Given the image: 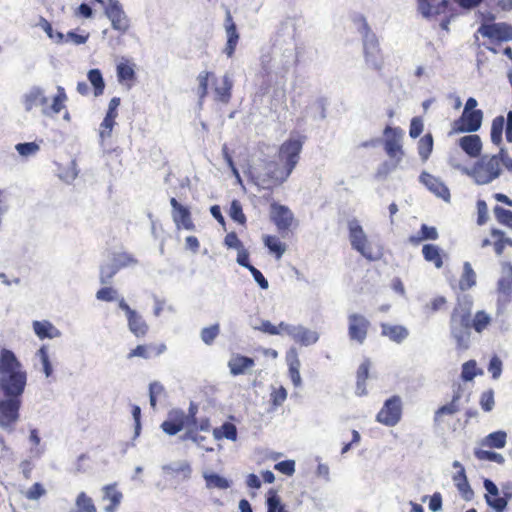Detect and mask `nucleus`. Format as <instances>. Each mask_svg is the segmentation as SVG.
I'll return each mask as SVG.
<instances>
[{"instance_id":"nucleus-1","label":"nucleus","mask_w":512,"mask_h":512,"mask_svg":"<svg viewBox=\"0 0 512 512\" xmlns=\"http://www.w3.org/2000/svg\"><path fill=\"white\" fill-rule=\"evenodd\" d=\"M27 384V373L13 351L0 350V427L12 429L19 420L22 394Z\"/></svg>"},{"instance_id":"nucleus-2","label":"nucleus","mask_w":512,"mask_h":512,"mask_svg":"<svg viewBox=\"0 0 512 512\" xmlns=\"http://www.w3.org/2000/svg\"><path fill=\"white\" fill-rule=\"evenodd\" d=\"M472 322V303L470 301L458 302L451 313L450 333L460 351L470 346Z\"/></svg>"},{"instance_id":"nucleus-3","label":"nucleus","mask_w":512,"mask_h":512,"mask_svg":"<svg viewBox=\"0 0 512 512\" xmlns=\"http://www.w3.org/2000/svg\"><path fill=\"white\" fill-rule=\"evenodd\" d=\"M48 97L40 87H33L23 96V105L26 111H31L36 107H41L42 113L46 116L59 114L65 107L67 95L63 87L57 88V94L53 97L51 105L48 104Z\"/></svg>"},{"instance_id":"nucleus-4","label":"nucleus","mask_w":512,"mask_h":512,"mask_svg":"<svg viewBox=\"0 0 512 512\" xmlns=\"http://www.w3.org/2000/svg\"><path fill=\"white\" fill-rule=\"evenodd\" d=\"M292 171H290L283 163L279 160L265 161L263 169L260 171H250L251 180L255 185L263 189L271 190L275 187L283 184Z\"/></svg>"},{"instance_id":"nucleus-5","label":"nucleus","mask_w":512,"mask_h":512,"mask_svg":"<svg viewBox=\"0 0 512 512\" xmlns=\"http://www.w3.org/2000/svg\"><path fill=\"white\" fill-rule=\"evenodd\" d=\"M213 80L215 101L228 104L232 97L233 82L230 77L226 74L222 77L221 82L218 83L213 72L202 71L197 76L198 97L200 101H203L209 94V81Z\"/></svg>"},{"instance_id":"nucleus-6","label":"nucleus","mask_w":512,"mask_h":512,"mask_svg":"<svg viewBox=\"0 0 512 512\" xmlns=\"http://www.w3.org/2000/svg\"><path fill=\"white\" fill-rule=\"evenodd\" d=\"M504 156H506V153L501 149L497 155L484 156L479 159L472 169V177L475 182L479 185H484L498 178L501 174Z\"/></svg>"},{"instance_id":"nucleus-7","label":"nucleus","mask_w":512,"mask_h":512,"mask_svg":"<svg viewBox=\"0 0 512 512\" xmlns=\"http://www.w3.org/2000/svg\"><path fill=\"white\" fill-rule=\"evenodd\" d=\"M348 229L350 243L354 250L359 252L369 261H376L382 257V252L380 250L376 252L373 251L362 226L357 220L350 221L348 224Z\"/></svg>"},{"instance_id":"nucleus-8","label":"nucleus","mask_w":512,"mask_h":512,"mask_svg":"<svg viewBox=\"0 0 512 512\" xmlns=\"http://www.w3.org/2000/svg\"><path fill=\"white\" fill-rule=\"evenodd\" d=\"M348 229L350 243L354 250L359 252L369 261H376L382 257V252L380 250L376 252L373 251L362 226L357 220L350 221L348 224Z\"/></svg>"},{"instance_id":"nucleus-9","label":"nucleus","mask_w":512,"mask_h":512,"mask_svg":"<svg viewBox=\"0 0 512 512\" xmlns=\"http://www.w3.org/2000/svg\"><path fill=\"white\" fill-rule=\"evenodd\" d=\"M304 140L301 137L289 138L284 141L278 150V160L290 171H293L300 159Z\"/></svg>"},{"instance_id":"nucleus-10","label":"nucleus","mask_w":512,"mask_h":512,"mask_svg":"<svg viewBox=\"0 0 512 512\" xmlns=\"http://www.w3.org/2000/svg\"><path fill=\"white\" fill-rule=\"evenodd\" d=\"M483 120V111L463 110L461 116L451 124L449 135L466 132H476L480 129Z\"/></svg>"},{"instance_id":"nucleus-11","label":"nucleus","mask_w":512,"mask_h":512,"mask_svg":"<svg viewBox=\"0 0 512 512\" xmlns=\"http://www.w3.org/2000/svg\"><path fill=\"white\" fill-rule=\"evenodd\" d=\"M402 416V401L400 396L394 395L384 402L383 407L376 415V420L385 426H395Z\"/></svg>"},{"instance_id":"nucleus-12","label":"nucleus","mask_w":512,"mask_h":512,"mask_svg":"<svg viewBox=\"0 0 512 512\" xmlns=\"http://www.w3.org/2000/svg\"><path fill=\"white\" fill-rule=\"evenodd\" d=\"M348 320V337L350 341L362 345L369 333L370 321L360 313H351Z\"/></svg>"},{"instance_id":"nucleus-13","label":"nucleus","mask_w":512,"mask_h":512,"mask_svg":"<svg viewBox=\"0 0 512 512\" xmlns=\"http://www.w3.org/2000/svg\"><path fill=\"white\" fill-rule=\"evenodd\" d=\"M118 307L126 314L130 332L137 338L145 337L149 332V325L144 318L136 310L132 309L124 298H120Z\"/></svg>"},{"instance_id":"nucleus-14","label":"nucleus","mask_w":512,"mask_h":512,"mask_svg":"<svg viewBox=\"0 0 512 512\" xmlns=\"http://www.w3.org/2000/svg\"><path fill=\"white\" fill-rule=\"evenodd\" d=\"M105 15L111 21L112 28L121 34H125L130 28V20L125 14L118 0H108L105 7Z\"/></svg>"},{"instance_id":"nucleus-15","label":"nucleus","mask_w":512,"mask_h":512,"mask_svg":"<svg viewBox=\"0 0 512 512\" xmlns=\"http://www.w3.org/2000/svg\"><path fill=\"white\" fill-rule=\"evenodd\" d=\"M505 127V137L509 143H512V111L507 113L506 125L505 118L502 115L492 120L490 138L493 144L500 146L503 142V130Z\"/></svg>"},{"instance_id":"nucleus-16","label":"nucleus","mask_w":512,"mask_h":512,"mask_svg":"<svg viewBox=\"0 0 512 512\" xmlns=\"http://www.w3.org/2000/svg\"><path fill=\"white\" fill-rule=\"evenodd\" d=\"M478 32L483 37L489 38L492 41L503 42L512 40V26L504 22L484 23L479 27Z\"/></svg>"},{"instance_id":"nucleus-17","label":"nucleus","mask_w":512,"mask_h":512,"mask_svg":"<svg viewBox=\"0 0 512 512\" xmlns=\"http://www.w3.org/2000/svg\"><path fill=\"white\" fill-rule=\"evenodd\" d=\"M270 212L271 221L277 227L278 232L280 234L287 232L290 229L294 219L290 209L277 202H273L270 205Z\"/></svg>"},{"instance_id":"nucleus-18","label":"nucleus","mask_w":512,"mask_h":512,"mask_svg":"<svg viewBox=\"0 0 512 512\" xmlns=\"http://www.w3.org/2000/svg\"><path fill=\"white\" fill-rule=\"evenodd\" d=\"M119 105V97H113L108 104L106 115L99 126V137L102 141H105L112 135L113 128L116 125Z\"/></svg>"},{"instance_id":"nucleus-19","label":"nucleus","mask_w":512,"mask_h":512,"mask_svg":"<svg viewBox=\"0 0 512 512\" xmlns=\"http://www.w3.org/2000/svg\"><path fill=\"white\" fill-rule=\"evenodd\" d=\"M401 130L399 128H392L387 126L384 130L386 137L384 142V149L390 158H395L397 163L403 156L402 145L400 143Z\"/></svg>"},{"instance_id":"nucleus-20","label":"nucleus","mask_w":512,"mask_h":512,"mask_svg":"<svg viewBox=\"0 0 512 512\" xmlns=\"http://www.w3.org/2000/svg\"><path fill=\"white\" fill-rule=\"evenodd\" d=\"M189 418L183 410L173 409L168 413V417L162 422L161 428L168 435H176L183 428L188 426Z\"/></svg>"},{"instance_id":"nucleus-21","label":"nucleus","mask_w":512,"mask_h":512,"mask_svg":"<svg viewBox=\"0 0 512 512\" xmlns=\"http://www.w3.org/2000/svg\"><path fill=\"white\" fill-rule=\"evenodd\" d=\"M170 204L172 206V218L177 228L194 230L195 224L192 220L189 208L180 204L174 197L170 199Z\"/></svg>"},{"instance_id":"nucleus-22","label":"nucleus","mask_w":512,"mask_h":512,"mask_svg":"<svg viewBox=\"0 0 512 512\" xmlns=\"http://www.w3.org/2000/svg\"><path fill=\"white\" fill-rule=\"evenodd\" d=\"M419 179L420 182L437 197L443 199L446 202L450 200V191L440 178L435 177L426 171H423L420 174Z\"/></svg>"},{"instance_id":"nucleus-23","label":"nucleus","mask_w":512,"mask_h":512,"mask_svg":"<svg viewBox=\"0 0 512 512\" xmlns=\"http://www.w3.org/2000/svg\"><path fill=\"white\" fill-rule=\"evenodd\" d=\"M484 487L487 491V494L485 495L486 503L496 512H503L507 507L510 495L505 494V496L499 497L498 487L489 479L484 480Z\"/></svg>"},{"instance_id":"nucleus-24","label":"nucleus","mask_w":512,"mask_h":512,"mask_svg":"<svg viewBox=\"0 0 512 512\" xmlns=\"http://www.w3.org/2000/svg\"><path fill=\"white\" fill-rule=\"evenodd\" d=\"M224 27L227 34V42L224 48V53L227 55V57L231 58L235 53L240 35L237 31V26L229 10H227L225 15Z\"/></svg>"},{"instance_id":"nucleus-25","label":"nucleus","mask_w":512,"mask_h":512,"mask_svg":"<svg viewBox=\"0 0 512 512\" xmlns=\"http://www.w3.org/2000/svg\"><path fill=\"white\" fill-rule=\"evenodd\" d=\"M166 345L164 343H149V344H140L137 345L134 349H131L127 354L128 359H132L134 357H140L144 359H149L151 357H157L163 354L166 351Z\"/></svg>"},{"instance_id":"nucleus-26","label":"nucleus","mask_w":512,"mask_h":512,"mask_svg":"<svg viewBox=\"0 0 512 512\" xmlns=\"http://www.w3.org/2000/svg\"><path fill=\"white\" fill-rule=\"evenodd\" d=\"M453 466L455 468H458L459 470L453 475V481L455 486L457 487L461 497L466 500L470 501L472 500L474 496V492L468 482L465 469L462 466V464L458 461H455L453 463Z\"/></svg>"},{"instance_id":"nucleus-27","label":"nucleus","mask_w":512,"mask_h":512,"mask_svg":"<svg viewBox=\"0 0 512 512\" xmlns=\"http://www.w3.org/2000/svg\"><path fill=\"white\" fill-rule=\"evenodd\" d=\"M228 368L233 376L243 375L255 365L253 358L241 354H235L228 361Z\"/></svg>"},{"instance_id":"nucleus-28","label":"nucleus","mask_w":512,"mask_h":512,"mask_svg":"<svg viewBox=\"0 0 512 512\" xmlns=\"http://www.w3.org/2000/svg\"><path fill=\"white\" fill-rule=\"evenodd\" d=\"M381 335L387 337L397 344L402 343L408 336L409 330L403 325H393L389 323H381Z\"/></svg>"},{"instance_id":"nucleus-29","label":"nucleus","mask_w":512,"mask_h":512,"mask_svg":"<svg viewBox=\"0 0 512 512\" xmlns=\"http://www.w3.org/2000/svg\"><path fill=\"white\" fill-rule=\"evenodd\" d=\"M459 399H460V396L458 394H456L452 397V400L449 403L439 407L435 411L434 424L436 426H439V427L442 426L445 423L446 416H452L459 411V409H460L459 404H458Z\"/></svg>"},{"instance_id":"nucleus-30","label":"nucleus","mask_w":512,"mask_h":512,"mask_svg":"<svg viewBox=\"0 0 512 512\" xmlns=\"http://www.w3.org/2000/svg\"><path fill=\"white\" fill-rule=\"evenodd\" d=\"M370 367L371 361L369 359H365L357 369L355 393L359 397L367 394L366 381L369 377Z\"/></svg>"},{"instance_id":"nucleus-31","label":"nucleus","mask_w":512,"mask_h":512,"mask_svg":"<svg viewBox=\"0 0 512 512\" xmlns=\"http://www.w3.org/2000/svg\"><path fill=\"white\" fill-rule=\"evenodd\" d=\"M364 53L367 66L376 71H380L383 66V56L378 44L371 43L370 45H366Z\"/></svg>"},{"instance_id":"nucleus-32","label":"nucleus","mask_w":512,"mask_h":512,"mask_svg":"<svg viewBox=\"0 0 512 512\" xmlns=\"http://www.w3.org/2000/svg\"><path fill=\"white\" fill-rule=\"evenodd\" d=\"M459 146L470 157H477L482 149L481 139L476 134L461 137Z\"/></svg>"},{"instance_id":"nucleus-33","label":"nucleus","mask_w":512,"mask_h":512,"mask_svg":"<svg viewBox=\"0 0 512 512\" xmlns=\"http://www.w3.org/2000/svg\"><path fill=\"white\" fill-rule=\"evenodd\" d=\"M422 255L425 261L433 263L437 269L442 268L444 262V253L442 249L435 244H425L422 247Z\"/></svg>"},{"instance_id":"nucleus-34","label":"nucleus","mask_w":512,"mask_h":512,"mask_svg":"<svg viewBox=\"0 0 512 512\" xmlns=\"http://www.w3.org/2000/svg\"><path fill=\"white\" fill-rule=\"evenodd\" d=\"M104 500L110 503L106 506V512H115L122 500V493L117 489L116 484H109L103 487Z\"/></svg>"},{"instance_id":"nucleus-35","label":"nucleus","mask_w":512,"mask_h":512,"mask_svg":"<svg viewBox=\"0 0 512 512\" xmlns=\"http://www.w3.org/2000/svg\"><path fill=\"white\" fill-rule=\"evenodd\" d=\"M490 235L496 255L501 256L507 246L512 247V238L507 237L504 231L498 228H492Z\"/></svg>"},{"instance_id":"nucleus-36","label":"nucleus","mask_w":512,"mask_h":512,"mask_svg":"<svg viewBox=\"0 0 512 512\" xmlns=\"http://www.w3.org/2000/svg\"><path fill=\"white\" fill-rule=\"evenodd\" d=\"M507 443V433L503 430L492 432L481 440V446L490 449H502Z\"/></svg>"},{"instance_id":"nucleus-37","label":"nucleus","mask_w":512,"mask_h":512,"mask_svg":"<svg viewBox=\"0 0 512 512\" xmlns=\"http://www.w3.org/2000/svg\"><path fill=\"white\" fill-rule=\"evenodd\" d=\"M421 13L426 16L439 14L448 5V0H418Z\"/></svg>"},{"instance_id":"nucleus-38","label":"nucleus","mask_w":512,"mask_h":512,"mask_svg":"<svg viewBox=\"0 0 512 512\" xmlns=\"http://www.w3.org/2000/svg\"><path fill=\"white\" fill-rule=\"evenodd\" d=\"M33 329H34V332L35 334L40 338V339H45V338H55V337H58L60 335V332L59 330L54 327L49 321H34L33 322Z\"/></svg>"},{"instance_id":"nucleus-39","label":"nucleus","mask_w":512,"mask_h":512,"mask_svg":"<svg viewBox=\"0 0 512 512\" xmlns=\"http://www.w3.org/2000/svg\"><path fill=\"white\" fill-rule=\"evenodd\" d=\"M438 237V231L434 226L422 224L417 235H411L409 237V242L413 245H418L424 240H436Z\"/></svg>"},{"instance_id":"nucleus-40","label":"nucleus","mask_w":512,"mask_h":512,"mask_svg":"<svg viewBox=\"0 0 512 512\" xmlns=\"http://www.w3.org/2000/svg\"><path fill=\"white\" fill-rule=\"evenodd\" d=\"M476 284V273L469 262H464L458 285L461 291H467Z\"/></svg>"},{"instance_id":"nucleus-41","label":"nucleus","mask_w":512,"mask_h":512,"mask_svg":"<svg viewBox=\"0 0 512 512\" xmlns=\"http://www.w3.org/2000/svg\"><path fill=\"white\" fill-rule=\"evenodd\" d=\"M502 271L506 276H503L498 281V291L503 295L512 294V264L505 262L502 264Z\"/></svg>"},{"instance_id":"nucleus-42","label":"nucleus","mask_w":512,"mask_h":512,"mask_svg":"<svg viewBox=\"0 0 512 512\" xmlns=\"http://www.w3.org/2000/svg\"><path fill=\"white\" fill-rule=\"evenodd\" d=\"M265 246L277 258L280 259L286 251V244L281 242L278 237L265 235L263 238Z\"/></svg>"},{"instance_id":"nucleus-43","label":"nucleus","mask_w":512,"mask_h":512,"mask_svg":"<svg viewBox=\"0 0 512 512\" xmlns=\"http://www.w3.org/2000/svg\"><path fill=\"white\" fill-rule=\"evenodd\" d=\"M88 80L93 87L94 96L98 97L104 93L105 82L99 69H91L87 74Z\"/></svg>"},{"instance_id":"nucleus-44","label":"nucleus","mask_w":512,"mask_h":512,"mask_svg":"<svg viewBox=\"0 0 512 512\" xmlns=\"http://www.w3.org/2000/svg\"><path fill=\"white\" fill-rule=\"evenodd\" d=\"M213 436L216 440L226 438L235 441L237 439V428L233 423L225 422L220 428L213 430Z\"/></svg>"},{"instance_id":"nucleus-45","label":"nucleus","mask_w":512,"mask_h":512,"mask_svg":"<svg viewBox=\"0 0 512 512\" xmlns=\"http://www.w3.org/2000/svg\"><path fill=\"white\" fill-rule=\"evenodd\" d=\"M433 136L431 133L425 134L423 137L420 138L418 141V154L422 161H427L432 153L433 150Z\"/></svg>"},{"instance_id":"nucleus-46","label":"nucleus","mask_w":512,"mask_h":512,"mask_svg":"<svg viewBox=\"0 0 512 512\" xmlns=\"http://www.w3.org/2000/svg\"><path fill=\"white\" fill-rule=\"evenodd\" d=\"M204 480L208 489L218 488L227 489L231 483L228 479L216 474V473H204Z\"/></svg>"},{"instance_id":"nucleus-47","label":"nucleus","mask_w":512,"mask_h":512,"mask_svg":"<svg viewBox=\"0 0 512 512\" xmlns=\"http://www.w3.org/2000/svg\"><path fill=\"white\" fill-rule=\"evenodd\" d=\"M492 318L485 311H477L472 318L471 328L477 333H482L491 324Z\"/></svg>"},{"instance_id":"nucleus-48","label":"nucleus","mask_w":512,"mask_h":512,"mask_svg":"<svg viewBox=\"0 0 512 512\" xmlns=\"http://www.w3.org/2000/svg\"><path fill=\"white\" fill-rule=\"evenodd\" d=\"M493 213L497 222L509 229H512V211L496 205Z\"/></svg>"},{"instance_id":"nucleus-49","label":"nucleus","mask_w":512,"mask_h":512,"mask_svg":"<svg viewBox=\"0 0 512 512\" xmlns=\"http://www.w3.org/2000/svg\"><path fill=\"white\" fill-rule=\"evenodd\" d=\"M267 512H287L285 506L281 503L277 491L270 489L267 493Z\"/></svg>"},{"instance_id":"nucleus-50","label":"nucleus","mask_w":512,"mask_h":512,"mask_svg":"<svg viewBox=\"0 0 512 512\" xmlns=\"http://www.w3.org/2000/svg\"><path fill=\"white\" fill-rule=\"evenodd\" d=\"M76 506L79 512H97V508L91 497L85 492H80L76 498Z\"/></svg>"},{"instance_id":"nucleus-51","label":"nucleus","mask_w":512,"mask_h":512,"mask_svg":"<svg viewBox=\"0 0 512 512\" xmlns=\"http://www.w3.org/2000/svg\"><path fill=\"white\" fill-rule=\"evenodd\" d=\"M229 216L231 217L232 220H234L240 225L246 224L247 218L243 212L242 204L239 200L234 199L231 202Z\"/></svg>"},{"instance_id":"nucleus-52","label":"nucleus","mask_w":512,"mask_h":512,"mask_svg":"<svg viewBox=\"0 0 512 512\" xmlns=\"http://www.w3.org/2000/svg\"><path fill=\"white\" fill-rule=\"evenodd\" d=\"M474 455L480 461H490L498 464H503L505 461L504 457L500 453L484 449H475Z\"/></svg>"},{"instance_id":"nucleus-53","label":"nucleus","mask_w":512,"mask_h":512,"mask_svg":"<svg viewBox=\"0 0 512 512\" xmlns=\"http://www.w3.org/2000/svg\"><path fill=\"white\" fill-rule=\"evenodd\" d=\"M119 272L115 263L104 264L100 267L99 281L101 284H108L112 278Z\"/></svg>"},{"instance_id":"nucleus-54","label":"nucleus","mask_w":512,"mask_h":512,"mask_svg":"<svg viewBox=\"0 0 512 512\" xmlns=\"http://www.w3.org/2000/svg\"><path fill=\"white\" fill-rule=\"evenodd\" d=\"M220 333V326L218 323L213 324L209 327H205L201 330L200 336L202 341L206 345H212L215 339L218 337Z\"/></svg>"},{"instance_id":"nucleus-55","label":"nucleus","mask_w":512,"mask_h":512,"mask_svg":"<svg viewBox=\"0 0 512 512\" xmlns=\"http://www.w3.org/2000/svg\"><path fill=\"white\" fill-rule=\"evenodd\" d=\"M40 26L46 32L48 37L54 40V42L57 44L64 43V34L62 32L54 31L51 23L48 20L41 18Z\"/></svg>"},{"instance_id":"nucleus-56","label":"nucleus","mask_w":512,"mask_h":512,"mask_svg":"<svg viewBox=\"0 0 512 512\" xmlns=\"http://www.w3.org/2000/svg\"><path fill=\"white\" fill-rule=\"evenodd\" d=\"M299 368L300 361L297 357V353L293 351V359L289 362V375L295 386H299L301 384Z\"/></svg>"},{"instance_id":"nucleus-57","label":"nucleus","mask_w":512,"mask_h":512,"mask_svg":"<svg viewBox=\"0 0 512 512\" xmlns=\"http://www.w3.org/2000/svg\"><path fill=\"white\" fill-rule=\"evenodd\" d=\"M96 298L97 300L104 301V302H112V301H119L118 299V291L110 286L102 287L96 292Z\"/></svg>"},{"instance_id":"nucleus-58","label":"nucleus","mask_w":512,"mask_h":512,"mask_svg":"<svg viewBox=\"0 0 512 512\" xmlns=\"http://www.w3.org/2000/svg\"><path fill=\"white\" fill-rule=\"evenodd\" d=\"M117 77L119 82L133 81L135 79L134 69L126 63H120L117 66Z\"/></svg>"},{"instance_id":"nucleus-59","label":"nucleus","mask_w":512,"mask_h":512,"mask_svg":"<svg viewBox=\"0 0 512 512\" xmlns=\"http://www.w3.org/2000/svg\"><path fill=\"white\" fill-rule=\"evenodd\" d=\"M165 393L164 386L154 381L150 383L149 385V398H150V405L152 408L156 407L157 404V398Z\"/></svg>"},{"instance_id":"nucleus-60","label":"nucleus","mask_w":512,"mask_h":512,"mask_svg":"<svg viewBox=\"0 0 512 512\" xmlns=\"http://www.w3.org/2000/svg\"><path fill=\"white\" fill-rule=\"evenodd\" d=\"M296 339L303 345H311L317 342L318 334L314 331H310L308 329H301L297 335Z\"/></svg>"},{"instance_id":"nucleus-61","label":"nucleus","mask_w":512,"mask_h":512,"mask_svg":"<svg viewBox=\"0 0 512 512\" xmlns=\"http://www.w3.org/2000/svg\"><path fill=\"white\" fill-rule=\"evenodd\" d=\"M37 355L39 356V358L41 360L44 374L46 375V377L51 376L52 372H53V368H52L51 362L49 360L47 347L45 345L41 346L37 352Z\"/></svg>"},{"instance_id":"nucleus-62","label":"nucleus","mask_w":512,"mask_h":512,"mask_svg":"<svg viewBox=\"0 0 512 512\" xmlns=\"http://www.w3.org/2000/svg\"><path fill=\"white\" fill-rule=\"evenodd\" d=\"M477 375V365L474 360H469L462 365L461 378L464 381H471Z\"/></svg>"},{"instance_id":"nucleus-63","label":"nucleus","mask_w":512,"mask_h":512,"mask_svg":"<svg viewBox=\"0 0 512 512\" xmlns=\"http://www.w3.org/2000/svg\"><path fill=\"white\" fill-rule=\"evenodd\" d=\"M15 148L17 152L23 157L34 155L39 151V145L35 142L19 143Z\"/></svg>"},{"instance_id":"nucleus-64","label":"nucleus","mask_w":512,"mask_h":512,"mask_svg":"<svg viewBox=\"0 0 512 512\" xmlns=\"http://www.w3.org/2000/svg\"><path fill=\"white\" fill-rule=\"evenodd\" d=\"M113 263H115L120 270L124 267L136 264L137 260L129 253H120L114 256Z\"/></svg>"}]
</instances>
